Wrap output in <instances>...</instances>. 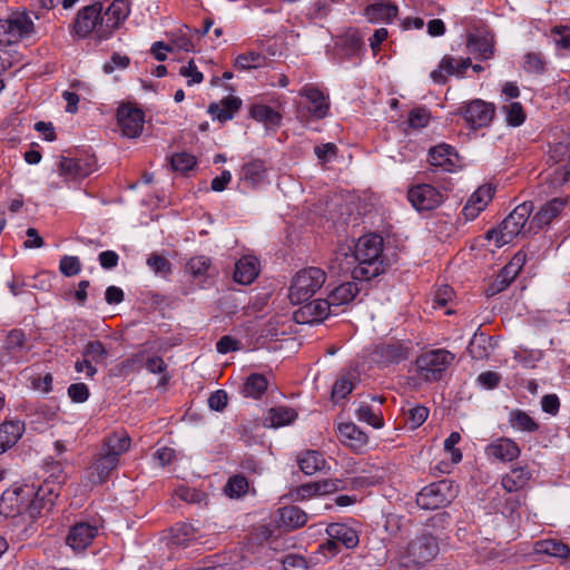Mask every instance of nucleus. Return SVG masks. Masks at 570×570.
<instances>
[{
    "label": "nucleus",
    "instance_id": "1",
    "mask_svg": "<svg viewBox=\"0 0 570 570\" xmlns=\"http://www.w3.org/2000/svg\"><path fill=\"white\" fill-rule=\"evenodd\" d=\"M383 238L377 234H368L358 238L353 253H337L335 259L341 256L351 258L356 265L352 269V277L356 281H370L384 272L382 259Z\"/></svg>",
    "mask_w": 570,
    "mask_h": 570
},
{
    "label": "nucleus",
    "instance_id": "2",
    "mask_svg": "<svg viewBox=\"0 0 570 570\" xmlns=\"http://www.w3.org/2000/svg\"><path fill=\"white\" fill-rule=\"evenodd\" d=\"M440 553V540L428 531L417 533L397 551V559L407 570H420Z\"/></svg>",
    "mask_w": 570,
    "mask_h": 570
},
{
    "label": "nucleus",
    "instance_id": "3",
    "mask_svg": "<svg viewBox=\"0 0 570 570\" xmlns=\"http://www.w3.org/2000/svg\"><path fill=\"white\" fill-rule=\"evenodd\" d=\"M532 212L533 204L531 202L520 204L504 218L500 229L489 230L487 237L494 239L499 247L511 243L518 235L529 233L525 226Z\"/></svg>",
    "mask_w": 570,
    "mask_h": 570
},
{
    "label": "nucleus",
    "instance_id": "4",
    "mask_svg": "<svg viewBox=\"0 0 570 570\" xmlns=\"http://www.w3.org/2000/svg\"><path fill=\"white\" fill-rule=\"evenodd\" d=\"M326 273L320 267L298 271L292 279L288 297L293 304H303L314 296L325 284Z\"/></svg>",
    "mask_w": 570,
    "mask_h": 570
},
{
    "label": "nucleus",
    "instance_id": "5",
    "mask_svg": "<svg viewBox=\"0 0 570 570\" xmlns=\"http://www.w3.org/2000/svg\"><path fill=\"white\" fill-rule=\"evenodd\" d=\"M453 360L454 355L446 350L428 351L416 358L417 374L428 382L439 381Z\"/></svg>",
    "mask_w": 570,
    "mask_h": 570
},
{
    "label": "nucleus",
    "instance_id": "6",
    "mask_svg": "<svg viewBox=\"0 0 570 570\" xmlns=\"http://www.w3.org/2000/svg\"><path fill=\"white\" fill-rule=\"evenodd\" d=\"M454 497L452 483L442 480L424 487L416 495V504L424 510H436L448 505Z\"/></svg>",
    "mask_w": 570,
    "mask_h": 570
},
{
    "label": "nucleus",
    "instance_id": "7",
    "mask_svg": "<svg viewBox=\"0 0 570 570\" xmlns=\"http://www.w3.org/2000/svg\"><path fill=\"white\" fill-rule=\"evenodd\" d=\"M33 32V22L28 14H13L0 20V45L10 46L29 37Z\"/></svg>",
    "mask_w": 570,
    "mask_h": 570
},
{
    "label": "nucleus",
    "instance_id": "8",
    "mask_svg": "<svg viewBox=\"0 0 570 570\" xmlns=\"http://www.w3.org/2000/svg\"><path fill=\"white\" fill-rule=\"evenodd\" d=\"M407 199L416 210L424 212L438 208L445 195L430 184H419L409 189Z\"/></svg>",
    "mask_w": 570,
    "mask_h": 570
},
{
    "label": "nucleus",
    "instance_id": "9",
    "mask_svg": "<svg viewBox=\"0 0 570 570\" xmlns=\"http://www.w3.org/2000/svg\"><path fill=\"white\" fill-rule=\"evenodd\" d=\"M117 121L120 131L128 138L140 136L145 125V114L131 105H121L117 109Z\"/></svg>",
    "mask_w": 570,
    "mask_h": 570
},
{
    "label": "nucleus",
    "instance_id": "10",
    "mask_svg": "<svg viewBox=\"0 0 570 570\" xmlns=\"http://www.w3.org/2000/svg\"><path fill=\"white\" fill-rule=\"evenodd\" d=\"M129 12L130 8L127 0H114L105 13L101 14L99 38H108L127 19Z\"/></svg>",
    "mask_w": 570,
    "mask_h": 570
},
{
    "label": "nucleus",
    "instance_id": "11",
    "mask_svg": "<svg viewBox=\"0 0 570 570\" xmlns=\"http://www.w3.org/2000/svg\"><path fill=\"white\" fill-rule=\"evenodd\" d=\"M494 110L493 104L474 99L462 108V115L470 128L479 129L487 127L492 121Z\"/></svg>",
    "mask_w": 570,
    "mask_h": 570
},
{
    "label": "nucleus",
    "instance_id": "12",
    "mask_svg": "<svg viewBox=\"0 0 570 570\" xmlns=\"http://www.w3.org/2000/svg\"><path fill=\"white\" fill-rule=\"evenodd\" d=\"M101 11V3H94L79 10L73 22L75 33L80 38H86L94 31L99 35Z\"/></svg>",
    "mask_w": 570,
    "mask_h": 570
},
{
    "label": "nucleus",
    "instance_id": "13",
    "mask_svg": "<svg viewBox=\"0 0 570 570\" xmlns=\"http://www.w3.org/2000/svg\"><path fill=\"white\" fill-rule=\"evenodd\" d=\"M330 314H336L328 299H314L294 312V320L299 324L323 322Z\"/></svg>",
    "mask_w": 570,
    "mask_h": 570
},
{
    "label": "nucleus",
    "instance_id": "14",
    "mask_svg": "<svg viewBox=\"0 0 570 570\" xmlns=\"http://www.w3.org/2000/svg\"><path fill=\"white\" fill-rule=\"evenodd\" d=\"M471 66L470 58L455 59L452 56H444L438 69L431 72V79L436 83H445L448 76L463 77L466 69Z\"/></svg>",
    "mask_w": 570,
    "mask_h": 570
},
{
    "label": "nucleus",
    "instance_id": "15",
    "mask_svg": "<svg viewBox=\"0 0 570 570\" xmlns=\"http://www.w3.org/2000/svg\"><path fill=\"white\" fill-rule=\"evenodd\" d=\"M568 204L567 198H553L540 207L529 223L528 232L537 233L544 226H548Z\"/></svg>",
    "mask_w": 570,
    "mask_h": 570
},
{
    "label": "nucleus",
    "instance_id": "16",
    "mask_svg": "<svg viewBox=\"0 0 570 570\" xmlns=\"http://www.w3.org/2000/svg\"><path fill=\"white\" fill-rule=\"evenodd\" d=\"M523 263L524 255L518 253L512 261L501 269L494 282L488 287L485 291L487 296H494L504 291L518 276Z\"/></svg>",
    "mask_w": 570,
    "mask_h": 570
},
{
    "label": "nucleus",
    "instance_id": "17",
    "mask_svg": "<svg viewBox=\"0 0 570 570\" xmlns=\"http://www.w3.org/2000/svg\"><path fill=\"white\" fill-rule=\"evenodd\" d=\"M97 533V527L87 522H78L70 528L66 543L73 551H83L90 546Z\"/></svg>",
    "mask_w": 570,
    "mask_h": 570
},
{
    "label": "nucleus",
    "instance_id": "18",
    "mask_svg": "<svg viewBox=\"0 0 570 570\" xmlns=\"http://www.w3.org/2000/svg\"><path fill=\"white\" fill-rule=\"evenodd\" d=\"M521 450L518 443L509 438H499L485 448V454L489 459L505 463L518 459Z\"/></svg>",
    "mask_w": 570,
    "mask_h": 570
},
{
    "label": "nucleus",
    "instance_id": "19",
    "mask_svg": "<svg viewBox=\"0 0 570 570\" xmlns=\"http://www.w3.org/2000/svg\"><path fill=\"white\" fill-rule=\"evenodd\" d=\"M494 195V188L491 185L479 187L468 199L462 209V214L468 220H472L489 205Z\"/></svg>",
    "mask_w": 570,
    "mask_h": 570
},
{
    "label": "nucleus",
    "instance_id": "20",
    "mask_svg": "<svg viewBox=\"0 0 570 570\" xmlns=\"http://www.w3.org/2000/svg\"><path fill=\"white\" fill-rule=\"evenodd\" d=\"M131 439L126 431H115L102 440L100 452L119 462L120 456L130 449Z\"/></svg>",
    "mask_w": 570,
    "mask_h": 570
},
{
    "label": "nucleus",
    "instance_id": "21",
    "mask_svg": "<svg viewBox=\"0 0 570 570\" xmlns=\"http://www.w3.org/2000/svg\"><path fill=\"white\" fill-rule=\"evenodd\" d=\"M21 494L31 495L33 491L29 487L4 491L0 499V513L6 517H14L22 513L23 508L20 502Z\"/></svg>",
    "mask_w": 570,
    "mask_h": 570
},
{
    "label": "nucleus",
    "instance_id": "22",
    "mask_svg": "<svg viewBox=\"0 0 570 570\" xmlns=\"http://www.w3.org/2000/svg\"><path fill=\"white\" fill-rule=\"evenodd\" d=\"M118 465L119 462L116 461L112 456L99 452L98 458L89 469L90 481L95 484L105 483L109 479L111 472L116 470Z\"/></svg>",
    "mask_w": 570,
    "mask_h": 570
},
{
    "label": "nucleus",
    "instance_id": "23",
    "mask_svg": "<svg viewBox=\"0 0 570 570\" xmlns=\"http://www.w3.org/2000/svg\"><path fill=\"white\" fill-rule=\"evenodd\" d=\"M456 160V151L446 144L438 145L429 151L430 164L434 167H440L445 171H453Z\"/></svg>",
    "mask_w": 570,
    "mask_h": 570
},
{
    "label": "nucleus",
    "instance_id": "24",
    "mask_svg": "<svg viewBox=\"0 0 570 570\" xmlns=\"http://www.w3.org/2000/svg\"><path fill=\"white\" fill-rule=\"evenodd\" d=\"M326 533L328 538L336 540L338 544L346 549H353L360 542L357 531L344 523L328 524L326 528Z\"/></svg>",
    "mask_w": 570,
    "mask_h": 570
},
{
    "label": "nucleus",
    "instance_id": "25",
    "mask_svg": "<svg viewBox=\"0 0 570 570\" xmlns=\"http://www.w3.org/2000/svg\"><path fill=\"white\" fill-rule=\"evenodd\" d=\"M341 441L353 451H361L368 442L366 433L361 431L354 423H341L338 425Z\"/></svg>",
    "mask_w": 570,
    "mask_h": 570
},
{
    "label": "nucleus",
    "instance_id": "26",
    "mask_svg": "<svg viewBox=\"0 0 570 570\" xmlns=\"http://www.w3.org/2000/svg\"><path fill=\"white\" fill-rule=\"evenodd\" d=\"M242 106V100L234 96L223 98L219 102H213L208 107V112L213 118L220 122H226L233 119L234 115Z\"/></svg>",
    "mask_w": 570,
    "mask_h": 570
},
{
    "label": "nucleus",
    "instance_id": "27",
    "mask_svg": "<svg viewBox=\"0 0 570 570\" xmlns=\"http://www.w3.org/2000/svg\"><path fill=\"white\" fill-rule=\"evenodd\" d=\"M299 94L306 97L312 105L311 111L316 119H323L327 116L330 105L327 98L318 88L305 86Z\"/></svg>",
    "mask_w": 570,
    "mask_h": 570
},
{
    "label": "nucleus",
    "instance_id": "28",
    "mask_svg": "<svg viewBox=\"0 0 570 570\" xmlns=\"http://www.w3.org/2000/svg\"><path fill=\"white\" fill-rule=\"evenodd\" d=\"M399 12L397 7L391 2H377L370 4L365 8L364 14L370 22H386L390 23L396 18Z\"/></svg>",
    "mask_w": 570,
    "mask_h": 570
},
{
    "label": "nucleus",
    "instance_id": "29",
    "mask_svg": "<svg viewBox=\"0 0 570 570\" xmlns=\"http://www.w3.org/2000/svg\"><path fill=\"white\" fill-rule=\"evenodd\" d=\"M376 353L384 364L400 363L409 357L410 346L401 342H394L379 346Z\"/></svg>",
    "mask_w": 570,
    "mask_h": 570
},
{
    "label": "nucleus",
    "instance_id": "30",
    "mask_svg": "<svg viewBox=\"0 0 570 570\" xmlns=\"http://www.w3.org/2000/svg\"><path fill=\"white\" fill-rule=\"evenodd\" d=\"M297 463L306 475H313L317 472L328 470L324 455L315 450L304 451L297 459Z\"/></svg>",
    "mask_w": 570,
    "mask_h": 570
},
{
    "label": "nucleus",
    "instance_id": "31",
    "mask_svg": "<svg viewBox=\"0 0 570 570\" xmlns=\"http://www.w3.org/2000/svg\"><path fill=\"white\" fill-rule=\"evenodd\" d=\"M258 262L253 256H244L235 264L234 279L239 284H250L258 275Z\"/></svg>",
    "mask_w": 570,
    "mask_h": 570
},
{
    "label": "nucleus",
    "instance_id": "32",
    "mask_svg": "<svg viewBox=\"0 0 570 570\" xmlns=\"http://www.w3.org/2000/svg\"><path fill=\"white\" fill-rule=\"evenodd\" d=\"M360 288L355 282H346L332 289L327 296V299L333 309H335L336 307L353 302Z\"/></svg>",
    "mask_w": 570,
    "mask_h": 570
},
{
    "label": "nucleus",
    "instance_id": "33",
    "mask_svg": "<svg viewBox=\"0 0 570 570\" xmlns=\"http://www.w3.org/2000/svg\"><path fill=\"white\" fill-rule=\"evenodd\" d=\"M494 345L492 336L475 332L469 343L468 352L472 358L482 361L490 356Z\"/></svg>",
    "mask_w": 570,
    "mask_h": 570
},
{
    "label": "nucleus",
    "instance_id": "34",
    "mask_svg": "<svg viewBox=\"0 0 570 570\" xmlns=\"http://www.w3.org/2000/svg\"><path fill=\"white\" fill-rule=\"evenodd\" d=\"M531 479V472L527 466L513 468L501 479V485L507 492L522 490Z\"/></svg>",
    "mask_w": 570,
    "mask_h": 570
},
{
    "label": "nucleus",
    "instance_id": "35",
    "mask_svg": "<svg viewBox=\"0 0 570 570\" xmlns=\"http://www.w3.org/2000/svg\"><path fill=\"white\" fill-rule=\"evenodd\" d=\"M533 550L538 554L570 560V547L559 540L547 539L537 541Z\"/></svg>",
    "mask_w": 570,
    "mask_h": 570
},
{
    "label": "nucleus",
    "instance_id": "36",
    "mask_svg": "<svg viewBox=\"0 0 570 570\" xmlns=\"http://www.w3.org/2000/svg\"><path fill=\"white\" fill-rule=\"evenodd\" d=\"M466 47L471 53L478 55V58L482 60L490 59L493 56V41L485 36L469 35Z\"/></svg>",
    "mask_w": 570,
    "mask_h": 570
},
{
    "label": "nucleus",
    "instance_id": "37",
    "mask_svg": "<svg viewBox=\"0 0 570 570\" xmlns=\"http://www.w3.org/2000/svg\"><path fill=\"white\" fill-rule=\"evenodd\" d=\"M86 164L79 159L61 157L59 161V173L66 179H78L87 177L90 169L85 166Z\"/></svg>",
    "mask_w": 570,
    "mask_h": 570
},
{
    "label": "nucleus",
    "instance_id": "38",
    "mask_svg": "<svg viewBox=\"0 0 570 570\" xmlns=\"http://www.w3.org/2000/svg\"><path fill=\"white\" fill-rule=\"evenodd\" d=\"M266 176L265 163L261 159H253L242 167V179L252 187L259 185Z\"/></svg>",
    "mask_w": 570,
    "mask_h": 570
},
{
    "label": "nucleus",
    "instance_id": "39",
    "mask_svg": "<svg viewBox=\"0 0 570 570\" xmlns=\"http://www.w3.org/2000/svg\"><path fill=\"white\" fill-rule=\"evenodd\" d=\"M279 522L288 529H297L307 522V515L298 507H284L279 510Z\"/></svg>",
    "mask_w": 570,
    "mask_h": 570
},
{
    "label": "nucleus",
    "instance_id": "40",
    "mask_svg": "<svg viewBox=\"0 0 570 570\" xmlns=\"http://www.w3.org/2000/svg\"><path fill=\"white\" fill-rule=\"evenodd\" d=\"M297 413L295 410L285 406H278L272 407L268 411L266 421L268 422V426L281 428L291 424L295 421Z\"/></svg>",
    "mask_w": 570,
    "mask_h": 570
},
{
    "label": "nucleus",
    "instance_id": "41",
    "mask_svg": "<svg viewBox=\"0 0 570 570\" xmlns=\"http://www.w3.org/2000/svg\"><path fill=\"white\" fill-rule=\"evenodd\" d=\"M510 425L523 432H537L539 424L524 411L515 409L509 413Z\"/></svg>",
    "mask_w": 570,
    "mask_h": 570
},
{
    "label": "nucleus",
    "instance_id": "42",
    "mask_svg": "<svg viewBox=\"0 0 570 570\" xmlns=\"http://www.w3.org/2000/svg\"><path fill=\"white\" fill-rule=\"evenodd\" d=\"M45 493L46 489L40 487L35 493L33 500L29 504L22 505L23 511L28 512L30 518L39 517L42 510H50L53 505V499L51 497L46 499Z\"/></svg>",
    "mask_w": 570,
    "mask_h": 570
},
{
    "label": "nucleus",
    "instance_id": "43",
    "mask_svg": "<svg viewBox=\"0 0 570 570\" xmlns=\"http://www.w3.org/2000/svg\"><path fill=\"white\" fill-rule=\"evenodd\" d=\"M268 383L264 375L262 374H250L243 386V394L245 396L258 399L261 397L265 391L267 390Z\"/></svg>",
    "mask_w": 570,
    "mask_h": 570
},
{
    "label": "nucleus",
    "instance_id": "44",
    "mask_svg": "<svg viewBox=\"0 0 570 570\" xmlns=\"http://www.w3.org/2000/svg\"><path fill=\"white\" fill-rule=\"evenodd\" d=\"M267 63L266 57L263 55L249 51L246 53L238 55L235 59L234 66L238 70H248L262 68Z\"/></svg>",
    "mask_w": 570,
    "mask_h": 570
},
{
    "label": "nucleus",
    "instance_id": "45",
    "mask_svg": "<svg viewBox=\"0 0 570 570\" xmlns=\"http://www.w3.org/2000/svg\"><path fill=\"white\" fill-rule=\"evenodd\" d=\"M249 116L257 121L273 126L279 125L282 118L277 111L266 105H253Z\"/></svg>",
    "mask_w": 570,
    "mask_h": 570
},
{
    "label": "nucleus",
    "instance_id": "46",
    "mask_svg": "<svg viewBox=\"0 0 570 570\" xmlns=\"http://www.w3.org/2000/svg\"><path fill=\"white\" fill-rule=\"evenodd\" d=\"M82 356L87 357L92 364H100L107 360L108 351L101 341H89L83 346Z\"/></svg>",
    "mask_w": 570,
    "mask_h": 570
},
{
    "label": "nucleus",
    "instance_id": "47",
    "mask_svg": "<svg viewBox=\"0 0 570 570\" xmlns=\"http://www.w3.org/2000/svg\"><path fill=\"white\" fill-rule=\"evenodd\" d=\"M23 424L19 421L3 422L0 425V439L9 446H13L21 438Z\"/></svg>",
    "mask_w": 570,
    "mask_h": 570
},
{
    "label": "nucleus",
    "instance_id": "48",
    "mask_svg": "<svg viewBox=\"0 0 570 570\" xmlns=\"http://www.w3.org/2000/svg\"><path fill=\"white\" fill-rule=\"evenodd\" d=\"M356 416L360 421L365 422L375 429H381L384 425L381 411H374L368 404H361L356 411Z\"/></svg>",
    "mask_w": 570,
    "mask_h": 570
},
{
    "label": "nucleus",
    "instance_id": "49",
    "mask_svg": "<svg viewBox=\"0 0 570 570\" xmlns=\"http://www.w3.org/2000/svg\"><path fill=\"white\" fill-rule=\"evenodd\" d=\"M173 543L177 546H187L196 540L195 528L189 523L178 524L173 529Z\"/></svg>",
    "mask_w": 570,
    "mask_h": 570
},
{
    "label": "nucleus",
    "instance_id": "50",
    "mask_svg": "<svg viewBox=\"0 0 570 570\" xmlns=\"http://www.w3.org/2000/svg\"><path fill=\"white\" fill-rule=\"evenodd\" d=\"M354 389L353 377L351 374L342 375L332 389V399L335 401L345 399Z\"/></svg>",
    "mask_w": 570,
    "mask_h": 570
},
{
    "label": "nucleus",
    "instance_id": "51",
    "mask_svg": "<svg viewBox=\"0 0 570 570\" xmlns=\"http://www.w3.org/2000/svg\"><path fill=\"white\" fill-rule=\"evenodd\" d=\"M507 122L510 126L518 127L525 120V112L520 102H510L503 107Z\"/></svg>",
    "mask_w": 570,
    "mask_h": 570
},
{
    "label": "nucleus",
    "instance_id": "52",
    "mask_svg": "<svg viewBox=\"0 0 570 570\" xmlns=\"http://www.w3.org/2000/svg\"><path fill=\"white\" fill-rule=\"evenodd\" d=\"M248 490V482L242 475L232 476L225 488V492L230 497H237L245 494Z\"/></svg>",
    "mask_w": 570,
    "mask_h": 570
},
{
    "label": "nucleus",
    "instance_id": "53",
    "mask_svg": "<svg viewBox=\"0 0 570 570\" xmlns=\"http://www.w3.org/2000/svg\"><path fill=\"white\" fill-rule=\"evenodd\" d=\"M147 265L155 274H160L163 276H166L171 271L170 262L159 254H151L147 258Z\"/></svg>",
    "mask_w": 570,
    "mask_h": 570
},
{
    "label": "nucleus",
    "instance_id": "54",
    "mask_svg": "<svg viewBox=\"0 0 570 570\" xmlns=\"http://www.w3.org/2000/svg\"><path fill=\"white\" fill-rule=\"evenodd\" d=\"M210 266V259L206 256H196L187 262L186 268L194 276H203Z\"/></svg>",
    "mask_w": 570,
    "mask_h": 570
},
{
    "label": "nucleus",
    "instance_id": "55",
    "mask_svg": "<svg viewBox=\"0 0 570 570\" xmlns=\"http://www.w3.org/2000/svg\"><path fill=\"white\" fill-rule=\"evenodd\" d=\"M171 167L176 171H187L190 170L195 164L196 159L193 155L187 153H178L171 156L170 159Z\"/></svg>",
    "mask_w": 570,
    "mask_h": 570
},
{
    "label": "nucleus",
    "instance_id": "56",
    "mask_svg": "<svg viewBox=\"0 0 570 570\" xmlns=\"http://www.w3.org/2000/svg\"><path fill=\"white\" fill-rule=\"evenodd\" d=\"M59 269L67 277L76 276L81 271V263L77 256L66 255L60 259Z\"/></svg>",
    "mask_w": 570,
    "mask_h": 570
},
{
    "label": "nucleus",
    "instance_id": "57",
    "mask_svg": "<svg viewBox=\"0 0 570 570\" xmlns=\"http://www.w3.org/2000/svg\"><path fill=\"white\" fill-rule=\"evenodd\" d=\"M429 416V409L423 405H416L407 411V420L412 430L420 428Z\"/></svg>",
    "mask_w": 570,
    "mask_h": 570
},
{
    "label": "nucleus",
    "instance_id": "58",
    "mask_svg": "<svg viewBox=\"0 0 570 570\" xmlns=\"http://www.w3.org/2000/svg\"><path fill=\"white\" fill-rule=\"evenodd\" d=\"M409 125L412 128L420 129L428 126L430 121V114L423 107H417L411 110L409 115Z\"/></svg>",
    "mask_w": 570,
    "mask_h": 570
},
{
    "label": "nucleus",
    "instance_id": "59",
    "mask_svg": "<svg viewBox=\"0 0 570 570\" xmlns=\"http://www.w3.org/2000/svg\"><path fill=\"white\" fill-rule=\"evenodd\" d=\"M26 343V335L21 330H12L8 333L4 341V348L12 353L21 350Z\"/></svg>",
    "mask_w": 570,
    "mask_h": 570
},
{
    "label": "nucleus",
    "instance_id": "60",
    "mask_svg": "<svg viewBox=\"0 0 570 570\" xmlns=\"http://www.w3.org/2000/svg\"><path fill=\"white\" fill-rule=\"evenodd\" d=\"M546 61L540 53H528L524 57V70L527 72L542 73L544 71Z\"/></svg>",
    "mask_w": 570,
    "mask_h": 570
},
{
    "label": "nucleus",
    "instance_id": "61",
    "mask_svg": "<svg viewBox=\"0 0 570 570\" xmlns=\"http://www.w3.org/2000/svg\"><path fill=\"white\" fill-rule=\"evenodd\" d=\"M179 75L188 78V86L200 83L204 79L203 73L198 71L197 66L193 60H190L186 66L180 67Z\"/></svg>",
    "mask_w": 570,
    "mask_h": 570
},
{
    "label": "nucleus",
    "instance_id": "62",
    "mask_svg": "<svg viewBox=\"0 0 570 570\" xmlns=\"http://www.w3.org/2000/svg\"><path fill=\"white\" fill-rule=\"evenodd\" d=\"M89 394V389L85 383H73L68 387V396L76 403L86 402Z\"/></svg>",
    "mask_w": 570,
    "mask_h": 570
},
{
    "label": "nucleus",
    "instance_id": "63",
    "mask_svg": "<svg viewBox=\"0 0 570 570\" xmlns=\"http://www.w3.org/2000/svg\"><path fill=\"white\" fill-rule=\"evenodd\" d=\"M338 148L333 142L315 146L314 153L321 163H326L337 156Z\"/></svg>",
    "mask_w": 570,
    "mask_h": 570
},
{
    "label": "nucleus",
    "instance_id": "64",
    "mask_svg": "<svg viewBox=\"0 0 570 570\" xmlns=\"http://www.w3.org/2000/svg\"><path fill=\"white\" fill-rule=\"evenodd\" d=\"M461 435L458 432H452L444 441V449L451 452V459L454 463H458L462 459V453L455 445L460 442Z\"/></svg>",
    "mask_w": 570,
    "mask_h": 570
}]
</instances>
